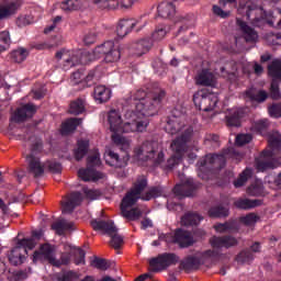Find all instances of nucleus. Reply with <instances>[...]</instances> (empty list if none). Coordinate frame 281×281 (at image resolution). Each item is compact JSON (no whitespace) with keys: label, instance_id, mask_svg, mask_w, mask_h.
Wrapping results in <instances>:
<instances>
[{"label":"nucleus","instance_id":"37998d69","mask_svg":"<svg viewBox=\"0 0 281 281\" xmlns=\"http://www.w3.org/2000/svg\"><path fill=\"white\" fill-rule=\"evenodd\" d=\"M16 10H19V4L16 2H12L7 7L0 5V21H2V19H8V16H12Z\"/></svg>","mask_w":281,"mask_h":281},{"label":"nucleus","instance_id":"4c0bfd02","mask_svg":"<svg viewBox=\"0 0 281 281\" xmlns=\"http://www.w3.org/2000/svg\"><path fill=\"white\" fill-rule=\"evenodd\" d=\"M89 153V140H78L77 148L74 151L76 161H81Z\"/></svg>","mask_w":281,"mask_h":281},{"label":"nucleus","instance_id":"338daca9","mask_svg":"<svg viewBox=\"0 0 281 281\" xmlns=\"http://www.w3.org/2000/svg\"><path fill=\"white\" fill-rule=\"evenodd\" d=\"M95 41H98V33H95V32L88 33L83 38V43L86 45H93V43H95Z\"/></svg>","mask_w":281,"mask_h":281},{"label":"nucleus","instance_id":"69168bd1","mask_svg":"<svg viewBox=\"0 0 281 281\" xmlns=\"http://www.w3.org/2000/svg\"><path fill=\"white\" fill-rule=\"evenodd\" d=\"M83 193L86 194L87 199H91V201H95V199H98V196L101 194L99 190L88 188H83Z\"/></svg>","mask_w":281,"mask_h":281},{"label":"nucleus","instance_id":"0eeeda50","mask_svg":"<svg viewBox=\"0 0 281 281\" xmlns=\"http://www.w3.org/2000/svg\"><path fill=\"white\" fill-rule=\"evenodd\" d=\"M193 102L200 111L207 113L210 111H214L216 103L218 102V98H216L209 89L204 88L198 90L193 94Z\"/></svg>","mask_w":281,"mask_h":281},{"label":"nucleus","instance_id":"f03ea898","mask_svg":"<svg viewBox=\"0 0 281 281\" xmlns=\"http://www.w3.org/2000/svg\"><path fill=\"white\" fill-rule=\"evenodd\" d=\"M192 142V128L186 131L182 136H177L170 144V149L173 155L167 160L166 168L168 170H172L175 166H179L181 159H183V155L188 153V144Z\"/></svg>","mask_w":281,"mask_h":281},{"label":"nucleus","instance_id":"c03bdc74","mask_svg":"<svg viewBox=\"0 0 281 281\" xmlns=\"http://www.w3.org/2000/svg\"><path fill=\"white\" fill-rule=\"evenodd\" d=\"M243 111L237 110L234 113H232L231 115L226 116V124L227 126H240V120H243Z\"/></svg>","mask_w":281,"mask_h":281},{"label":"nucleus","instance_id":"423d86ee","mask_svg":"<svg viewBox=\"0 0 281 281\" xmlns=\"http://www.w3.org/2000/svg\"><path fill=\"white\" fill-rule=\"evenodd\" d=\"M164 98H166V91L164 90L148 94L145 100L136 104V109L142 113V115L150 117L157 113V109H159V104H161V100H164Z\"/></svg>","mask_w":281,"mask_h":281},{"label":"nucleus","instance_id":"de8ad7c7","mask_svg":"<svg viewBox=\"0 0 281 281\" xmlns=\"http://www.w3.org/2000/svg\"><path fill=\"white\" fill-rule=\"evenodd\" d=\"M60 9L64 12H76V10H80V1L78 0H65L60 4Z\"/></svg>","mask_w":281,"mask_h":281},{"label":"nucleus","instance_id":"7c9ffc66","mask_svg":"<svg viewBox=\"0 0 281 281\" xmlns=\"http://www.w3.org/2000/svg\"><path fill=\"white\" fill-rule=\"evenodd\" d=\"M245 98L249 102H257L258 104H262V102L269 98V93H267L265 90L249 89L245 92Z\"/></svg>","mask_w":281,"mask_h":281},{"label":"nucleus","instance_id":"2f4dec72","mask_svg":"<svg viewBox=\"0 0 281 281\" xmlns=\"http://www.w3.org/2000/svg\"><path fill=\"white\" fill-rule=\"evenodd\" d=\"M93 98L99 104H104L111 100V89L105 86H97L93 90Z\"/></svg>","mask_w":281,"mask_h":281},{"label":"nucleus","instance_id":"a19ab883","mask_svg":"<svg viewBox=\"0 0 281 281\" xmlns=\"http://www.w3.org/2000/svg\"><path fill=\"white\" fill-rule=\"evenodd\" d=\"M66 251H70V254H74L75 256V265H86L85 261V256H87V254L85 252V250H82V248H76V247H71V246H65Z\"/></svg>","mask_w":281,"mask_h":281},{"label":"nucleus","instance_id":"58836bf2","mask_svg":"<svg viewBox=\"0 0 281 281\" xmlns=\"http://www.w3.org/2000/svg\"><path fill=\"white\" fill-rule=\"evenodd\" d=\"M203 221V216H201L198 213H187L182 218H181V224L184 225L186 227H190L193 225H199Z\"/></svg>","mask_w":281,"mask_h":281},{"label":"nucleus","instance_id":"c756f323","mask_svg":"<svg viewBox=\"0 0 281 281\" xmlns=\"http://www.w3.org/2000/svg\"><path fill=\"white\" fill-rule=\"evenodd\" d=\"M237 24L239 25L243 36L246 43H257L258 42V32L254 30L251 26L247 25V23L237 19Z\"/></svg>","mask_w":281,"mask_h":281},{"label":"nucleus","instance_id":"79ce46f5","mask_svg":"<svg viewBox=\"0 0 281 281\" xmlns=\"http://www.w3.org/2000/svg\"><path fill=\"white\" fill-rule=\"evenodd\" d=\"M254 252H251V250L249 249H244L241 250L235 258V260L239 263V265H249L251 262H254Z\"/></svg>","mask_w":281,"mask_h":281},{"label":"nucleus","instance_id":"e433bc0d","mask_svg":"<svg viewBox=\"0 0 281 281\" xmlns=\"http://www.w3.org/2000/svg\"><path fill=\"white\" fill-rule=\"evenodd\" d=\"M80 124H82V119H68L61 124V135H69V133H74Z\"/></svg>","mask_w":281,"mask_h":281},{"label":"nucleus","instance_id":"6e6552de","mask_svg":"<svg viewBox=\"0 0 281 281\" xmlns=\"http://www.w3.org/2000/svg\"><path fill=\"white\" fill-rule=\"evenodd\" d=\"M268 76L272 78L270 85V98L272 100H280V82H281V59H273L268 65Z\"/></svg>","mask_w":281,"mask_h":281},{"label":"nucleus","instance_id":"dca6fc26","mask_svg":"<svg viewBox=\"0 0 281 281\" xmlns=\"http://www.w3.org/2000/svg\"><path fill=\"white\" fill-rule=\"evenodd\" d=\"M147 186L148 180L144 176H138L123 199L131 200L132 202L139 201V199H142V192L146 190Z\"/></svg>","mask_w":281,"mask_h":281},{"label":"nucleus","instance_id":"680f3d73","mask_svg":"<svg viewBox=\"0 0 281 281\" xmlns=\"http://www.w3.org/2000/svg\"><path fill=\"white\" fill-rule=\"evenodd\" d=\"M268 113L271 117H281V104L273 103L271 106L268 108Z\"/></svg>","mask_w":281,"mask_h":281},{"label":"nucleus","instance_id":"09e8293b","mask_svg":"<svg viewBox=\"0 0 281 281\" xmlns=\"http://www.w3.org/2000/svg\"><path fill=\"white\" fill-rule=\"evenodd\" d=\"M91 266L100 271H106V269L111 268V262L104 258L94 257V259L91 261Z\"/></svg>","mask_w":281,"mask_h":281},{"label":"nucleus","instance_id":"cd10ccee","mask_svg":"<svg viewBox=\"0 0 281 281\" xmlns=\"http://www.w3.org/2000/svg\"><path fill=\"white\" fill-rule=\"evenodd\" d=\"M136 157L140 159H153L155 157V143L145 142L134 149Z\"/></svg>","mask_w":281,"mask_h":281},{"label":"nucleus","instance_id":"4be33fe9","mask_svg":"<svg viewBox=\"0 0 281 281\" xmlns=\"http://www.w3.org/2000/svg\"><path fill=\"white\" fill-rule=\"evenodd\" d=\"M82 203V193L75 191L70 193L67 198L66 201L61 202V212L63 214H71L78 205Z\"/></svg>","mask_w":281,"mask_h":281},{"label":"nucleus","instance_id":"3c124183","mask_svg":"<svg viewBox=\"0 0 281 281\" xmlns=\"http://www.w3.org/2000/svg\"><path fill=\"white\" fill-rule=\"evenodd\" d=\"M80 280V274L74 270H68L63 272L57 277V281H78Z\"/></svg>","mask_w":281,"mask_h":281},{"label":"nucleus","instance_id":"20e7f679","mask_svg":"<svg viewBox=\"0 0 281 281\" xmlns=\"http://www.w3.org/2000/svg\"><path fill=\"white\" fill-rule=\"evenodd\" d=\"M43 150V140L36 138L35 142L31 146V153L26 155V164L29 173L32 175L35 179L38 177H43L45 173V165L41 162V155Z\"/></svg>","mask_w":281,"mask_h":281},{"label":"nucleus","instance_id":"0e129e2a","mask_svg":"<svg viewBox=\"0 0 281 281\" xmlns=\"http://www.w3.org/2000/svg\"><path fill=\"white\" fill-rule=\"evenodd\" d=\"M255 128L258 131V133H265L267 128H269V120H260L255 123Z\"/></svg>","mask_w":281,"mask_h":281},{"label":"nucleus","instance_id":"774afa93","mask_svg":"<svg viewBox=\"0 0 281 281\" xmlns=\"http://www.w3.org/2000/svg\"><path fill=\"white\" fill-rule=\"evenodd\" d=\"M102 3L103 5H101V8H108L109 10H116V8H120V2L117 0H105Z\"/></svg>","mask_w":281,"mask_h":281},{"label":"nucleus","instance_id":"4468645a","mask_svg":"<svg viewBox=\"0 0 281 281\" xmlns=\"http://www.w3.org/2000/svg\"><path fill=\"white\" fill-rule=\"evenodd\" d=\"M165 128L170 135H177V133H181L179 137H183V135H186V132L191 128V139L192 135H194V128L186 124V119L183 116H171L167 121V125Z\"/></svg>","mask_w":281,"mask_h":281},{"label":"nucleus","instance_id":"13d9d810","mask_svg":"<svg viewBox=\"0 0 281 281\" xmlns=\"http://www.w3.org/2000/svg\"><path fill=\"white\" fill-rule=\"evenodd\" d=\"M250 175H251V171H249L248 169L244 170L239 175L237 180L234 181L235 188H243V186H245V183H247Z\"/></svg>","mask_w":281,"mask_h":281},{"label":"nucleus","instance_id":"f257e3e1","mask_svg":"<svg viewBox=\"0 0 281 281\" xmlns=\"http://www.w3.org/2000/svg\"><path fill=\"white\" fill-rule=\"evenodd\" d=\"M108 122L110 124V130L112 134V142L116 144V146H124L125 148L128 146V139L122 136V133H144L148 127V119L137 117L132 122L123 123L122 114L117 110H111L108 114Z\"/></svg>","mask_w":281,"mask_h":281},{"label":"nucleus","instance_id":"c85d7f7f","mask_svg":"<svg viewBox=\"0 0 281 281\" xmlns=\"http://www.w3.org/2000/svg\"><path fill=\"white\" fill-rule=\"evenodd\" d=\"M153 48V41L150 38L140 40L132 45V50L135 56H144Z\"/></svg>","mask_w":281,"mask_h":281},{"label":"nucleus","instance_id":"4d7b16f0","mask_svg":"<svg viewBox=\"0 0 281 281\" xmlns=\"http://www.w3.org/2000/svg\"><path fill=\"white\" fill-rule=\"evenodd\" d=\"M157 196H161V189L158 187H153L144 195H142V201H150V199H157Z\"/></svg>","mask_w":281,"mask_h":281},{"label":"nucleus","instance_id":"9b49d317","mask_svg":"<svg viewBox=\"0 0 281 281\" xmlns=\"http://www.w3.org/2000/svg\"><path fill=\"white\" fill-rule=\"evenodd\" d=\"M55 58L57 60H63L64 58V68L69 69V67H76V65H85V63H87V60H85L87 58V52H68L66 49H61L56 53Z\"/></svg>","mask_w":281,"mask_h":281},{"label":"nucleus","instance_id":"39448f33","mask_svg":"<svg viewBox=\"0 0 281 281\" xmlns=\"http://www.w3.org/2000/svg\"><path fill=\"white\" fill-rule=\"evenodd\" d=\"M91 227L95 232H105L109 237H111L110 246L113 247V249H121L124 245V238L117 234V227L113 223V221H98L92 220L91 221Z\"/></svg>","mask_w":281,"mask_h":281},{"label":"nucleus","instance_id":"1a4fd4ad","mask_svg":"<svg viewBox=\"0 0 281 281\" xmlns=\"http://www.w3.org/2000/svg\"><path fill=\"white\" fill-rule=\"evenodd\" d=\"M34 247H36L34 239L24 238L19 240L18 246L14 247L8 256L9 262L14 267L23 265V262H25V256H23L22 251L27 254V249H33Z\"/></svg>","mask_w":281,"mask_h":281},{"label":"nucleus","instance_id":"72a5a7b5","mask_svg":"<svg viewBox=\"0 0 281 281\" xmlns=\"http://www.w3.org/2000/svg\"><path fill=\"white\" fill-rule=\"evenodd\" d=\"M157 11L161 19H172L177 12L172 2H161L158 4Z\"/></svg>","mask_w":281,"mask_h":281},{"label":"nucleus","instance_id":"412c9836","mask_svg":"<svg viewBox=\"0 0 281 281\" xmlns=\"http://www.w3.org/2000/svg\"><path fill=\"white\" fill-rule=\"evenodd\" d=\"M210 243L213 249H232V247H237L238 239L231 235L213 236Z\"/></svg>","mask_w":281,"mask_h":281},{"label":"nucleus","instance_id":"2eb2a0df","mask_svg":"<svg viewBox=\"0 0 281 281\" xmlns=\"http://www.w3.org/2000/svg\"><path fill=\"white\" fill-rule=\"evenodd\" d=\"M225 155L223 154H209L199 161L200 168H205V170H222L225 168Z\"/></svg>","mask_w":281,"mask_h":281},{"label":"nucleus","instance_id":"e2e57ef3","mask_svg":"<svg viewBox=\"0 0 281 281\" xmlns=\"http://www.w3.org/2000/svg\"><path fill=\"white\" fill-rule=\"evenodd\" d=\"M251 139H252L251 134H239L236 136L235 142L237 146H245V144H249Z\"/></svg>","mask_w":281,"mask_h":281},{"label":"nucleus","instance_id":"f3484780","mask_svg":"<svg viewBox=\"0 0 281 281\" xmlns=\"http://www.w3.org/2000/svg\"><path fill=\"white\" fill-rule=\"evenodd\" d=\"M137 201H131L126 198L122 199L121 202V215L127 221H139L142 218V210L139 207H133ZM128 207H133L128 210Z\"/></svg>","mask_w":281,"mask_h":281},{"label":"nucleus","instance_id":"8fccbe9b","mask_svg":"<svg viewBox=\"0 0 281 281\" xmlns=\"http://www.w3.org/2000/svg\"><path fill=\"white\" fill-rule=\"evenodd\" d=\"M236 71H238V68L236 65H233L232 71L227 70L226 67L221 68V72L223 78H226V80H229V82H236L238 76L236 75Z\"/></svg>","mask_w":281,"mask_h":281},{"label":"nucleus","instance_id":"a18cd8bd","mask_svg":"<svg viewBox=\"0 0 281 281\" xmlns=\"http://www.w3.org/2000/svg\"><path fill=\"white\" fill-rule=\"evenodd\" d=\"M70 115H80L85 113V101L82 99H77L70 103L69 108Z\"/></svg>","mask_w":281,"mask_h":281},{"label":"nucleus","instance_id":"6ab92c4d","mask_svg":"<svg viewBox=\"0 0 281 281\" xmlns=\"http://www.w3.org/2000/svg\"><path fill=\"white\" fill-rule=\"evenodd\" d=\"M201 184L194 182L192 179H187L181 184H176L173 188V193L176 196H194L196 194V191L199 190Z\"/></svg>","mask_w":281,"mask_h":281},{"label":"nucleus","instance_id":"a211bd4d","mask_svg":"<svg viewBox=\"0 0 281 281\" xmlns=\"http://www.w3.org/2000/svg\"><path fill=\"white\" fill-rule=\"evenodd\" d=\"M104 159L105 164L112 168H126V166H128V161H131V156L126 153L123 156H120V154L110 149L105 151Z\"/></svg>","mask_w":281,"mask_h":281},{"label":"nucleus","instance_id":"7ed1b4c3","mask_svg":"<svg viewBox=\"0 0 281 281\" xmlns=\"http://www.w3.org/2000/svg\"><path fill=\"white\" fill-rule=\"evenodd\" d=\"M239 14H245L255 27H260L267 21V12L262 7H258L254 0H239Z\"/></svg>","mask_w":281,"mask_h":281},{"label":"nucleus","instance_id":"ea45409f","mask_svg":"<svg viewBox=\"0 0 281 281\" xmlns=\"http://www.w3.org/2000/svg\"><path fill=\"white\" fill-rule=\"evenodd\" d=\"M235 207L238 210H252V207H258L260 205V201L258 200H249V199H238L234 202Z\"/></svg>","mask_w":281,"mask_h":281},{"label":"nucleus","instance_id":"f704fd0d","mask_svg":"<svg viewBox=\"0 0 281 281\" xmlns=\"http://www.w3.org/2000/svg\"><path fill=\"white\" fill-rule=\"evenodd\" d=\"M74 228V222L67 220H59L52 224L50 229L58 236H64L65 232Z\"/></svg>","mask_w":281,"mask_h":281},{"label":"nucleus","instance_id":"f8f14e48","mask_svg":"<svg viewBox=\"0 0 281 281\" xmlns=\"http://www.w3.org/2000/svg\"><path fill=\"white\" fill-rule=\"evenodd\" d=\"M177 262H179V257L176 254L165 252L149 260V270L154 273H159V271H164L168 267L177 265Z\"/></svg>","mask_w":281,"mask_h":281},{"label":"nucleus","instance_id":"864d4df0","mask_svg":"<svg viewBox=\"0 0 281 281\" xmlns=\"http://www.w3.org/2000/svg\"><path fill=\"white\" fill-rule=\"evenodd\" d=\"M11 58L14 63H23L27 58V49L19 48L11 53Z\"/></svg>","mask_w":281,"mask_h":281},{"label":"nucleus","instance_id":"49530a36","mask_svg":"<svg viewBox=\"0 0 281 281\" xmlns=\"http://www.w3.org/2000/svg\"><path fill=\"white\" fill-rule=\"evenodd\" d=\"M268 143L270 146V150H272V153L274 150H280L281 148V134L279 132H273L272 134H270L269 138H268Z\"/></svg>","mask_w":281,"mask_h":281},{"label":"nucleus","instance_id":"5701e85b","mask_svg":"<svg viewBox=\"0 0 281 281\" xmlns=\"http://www.w3.org/2000/svg\"><path fill=\"white\" fill-rule=\"evenodd\" d=\"M173 243H177L181 249H186L188 247H192L196 240H194L192 233L178 228L175 232Z\"/></svg>","mask_w":281,"mask_h":281},{"label":"nucleus","instance_id":"aec40b11","mask_svg":"<svg viewBox=\"0 0 281 281\" xmlns=\"http://www.w3.org/2000/svg\"><path fill=\"white\" fill-rule=\"evenodd\" d=\"M38 108L33 103H26L16 109L12 116V121L16 124H21V122H25L30 117H34Z\"/></svg>","mask_w":281,"mask_h":281},{"label":"nucleus","instance_id":"9d476101","mask_svg":"<svg viewBox=\"0 0 281 281\" xmlns=\"http://www.w3.org/2000/svg\"><path fill=\"white\" fill-rule=\"evenodd\" d=\"M94 55L102 58L104 56L105 63H117L122 57L120 53V45L115 44L113 41L104 42L103 44L94 48Z\"/></svg>","mask_w":281,"mask_h":281},{"label":"nucleus","instance_id":"603ef678","mask_svg":"<svg viewBox=\"0 0 281 281\" xmlns=\"http://www.w3.org/2000/svg\"><path fill=\"white\" fill-rule=\"evenodd\" d=\"M10 43H12V40L10 38V32L2 31L0 33V54L10 47Z\"/></svg>","mask_w":281,"mask_h":281},{"label":"nucleus","instance_id":"473e14b6","mask_svg":"<svg viewBox=\"0 0 281 281\" xmlns=\"http://www.w3.org/2000/svg\"><path fill=\"white\" fill-rule=\"evenodd\" d=\"M78 177L82 181H98V179H102V173L87 166L86 169H79Z\"/></svg>","mask_w":281,"mask_h":281},{"label":"nucleus","instance_id":"bb28decb","mask_svg":"<svg viewBox=\"0 0 281 281\" xmlns=\"http://www.w3.org/2000/svg\"><path fill=\"white\" fill-rule=\"evenodd\" d=\"M199 267H201V256H199V254H195L194 256H187L180 261V269H183L187 273H190V271H196Z\"/></svg>","mask_w":281,"mask_h":281},{"label":"nucleus","instance_id":"052dcab7","mask_svg":"<svg viewBox=\"0 0 281 281\" xmlns=\"http://www.w3.org/2000/svg\"><path fill=\"white\" fill-rule=\"evenodd\" d=\"M100 164H102V161L100 160V154H94V155L89 156L87 158V166L89 168H94L95 169V167L100 166Z\"/></svg>","mask_w":281,"mask_h":281},{"label":"nucleus","instance_id":"393cba45","mask_svg":"<svg viewBox=\"0 0 281 281\" xmlns=\"http://www.w3.org/2000/svg\"><path fill=\"white\" fill-rule=\"evenodd\" d=\"M195 85L198 87H214L216 85V76L210 69H202L195 76Z\"/></svg>","mask_w":281,"mask_h":281},{"label":"nucleus","instance_id":"5fc2aeb1","mask_svg":"<svg viewBox=\"0 0 281 281\" xmlns=\"http://www.w3.org/2000/svg\"><path fill=\"white\" fill-rule=\"evenodd\" d=\"M259 220L260 217L256 215V213H249L246 216L239 217L240 223H243V225H246L247 227H250V225H256Z\"/></svg>","mask_w":281,"mask_h":281},{"label":"nucleus","instance_id":"b1692460","mask_svg":"<svg viewBox=\"0 0 281 281\" xmlns=\"http://www.w3.org/2000/svg\"><path fill=\"white\" fill-rule=\"evenodd\" d=\"M54 246L49 244H44L41 246L40 250L33 254V262L37 260H47L50 265H54Z\"/></svg>","mask_w":281,"mask_h":281},{"label":"nucleus","instance_id":"ddd939ff","mask_svg":"<svg viewBox=\"0 0 281 281\" xmlns=\"http://www.w3.org/2000/svg\"><path fill=\"white\" fill-rule=\"evenodd\" d=\"M280 166V160L276 158V153L271 149H265L256 159V168L259 172H267V170H274Z\"/></svg>","mask_w":281,"mask_h":281},{"label":"nucleus","instance_id":"bf43d9fd","mask_svg":"<svg viewBox=\"0 0 281 281\" xmlns=\"http://www.w3.org/2000/svg\"><path fill=\"white\" fill-rule=\"evenodd\" d=\"M71 262V254L63 252L60 259H54L53 267H63V265H69Z\"/></svg>","mask_w":281,"mask_h":281},{"label":"nucleus","instance_id":"a878e982","mask_svg":"<svg viewBox=\"0 0 281 281\" xmlns=\"http://www.w3.org/2000/svg\"><path fill=\"white\" fill-rule=\"evenodd\" d=\"M135 25H137V20L135 19L126 18L120 20L116 26L117 36L124 38V36H127V34H131V32H133Z\"/></svg>","mask_w":281,"mask_h":281},{"label":"nucleus","instance_id":"6e6d98bb","mask_svg":"<svg viewBox=\"0 0 281 281\" xmlns=\"http://www.w3.org/2000/svg\"><path fill=\"white\" fill-rule=\"evenodd\" d=\"M45 166L49 172H53V175H60L63 172V165L58 161L48 160L45 162Z\"/></svg>","mask_w":281,"mask_h":281},{"label":"nucleus","instance_id":"c9c22d12","mask_svg":"<svg viewBox=\"0 0 281 281\" xmlns=\"http://www.w3.org/2000/svg\"><path fill=\"white\" fill-rule=\"evenodd\" d=\"M207 215L210 216V218H227V216H229V209L225 207L222 204L212 206L209 212Z\"/></svg>","mask_w":281,"mask_h":281}]
</instances>
